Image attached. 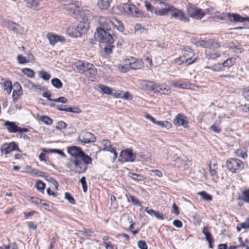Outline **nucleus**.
<instances>
[{
    "mask_svg": "<svg viewBox=\"0 0 249 249\" xmlns=\"http://www.w3.org/2000/svg\"><path fill=\"white\" fill-rule=\"evenodd\" d=\"M202 233L205 236L206 240L207 242L213 240V238L211 232L209 231L208 228L207 227H204L202 231Z\"/></svg>",
    "mask_w": 249,
    "mask_h": 249,
    "instance_id": "obj_32",
    "label": "nucleus"
},
{
    "mask_svg": "<svg viewBox=\"0 0 249 249\" xmlns=\"http://www.w3.org/2000/svg\"><path fill=\"white\" fill-rule=\"evenodd\" d=\"M79 140L83 143H90L94 142L96 140L93 134L87 130H83L79 136Z\"/></svg>",
    "mask_w": 249,
    "mask_h": 249,
    "instance_id": "obj_14",
    "label": "nucleus"
},
{
    "mask_svg": "<svg viewBox=\"0 0 249 249\" xmlns=\"http://www.w3.org/2000/svg\"><path fill=\"white\" fill-rule=\"evenodd\" d=\"M145 211L149 214L152 216H154L159 220L164 219L163 214L160 213L159 211H154L152 209H149L148 207H146L145 208Z\"/></svg>",
    "mask_w": 249,
    "mask_h": 249,
    "instance_id": "obj_24",
    "label": "nucleus"
},
{
    "mask_svg": "<svg viewBox=\"0 0 249 249\" xmlns=\"http://www.w3.org/2000/svg\"><path fill=\"white\" fill-rule=\"evenodd\" d=\"M243 95L246 100L249 102V87L243 89Z\"/></svg>",
    "mask_w": 249,
    "mask_h": 249,
    "instance_id": "obj_60",
    "label": "nucleus"
},
{
    "mask_svg": "<svg viewBox=\"0 0 249 249\" xmlns=\"http://www.w3.org/2000/svg\"><path fill=\"white\" fill-rule=\"evenodd\" d=\"M67 34L71 37H78L81 36V33L77 28L72 27H68L66 30Z\"/></svg>",
    "mask_w": 249,
    "mask_h": 249,
    "instance_id": "obj_25",
    "label": "nucleus"
},
{
    "mask_svg": "<svg viewBox=\"0 0 249 249\" xmlns=\"http://www.w3.org/2000/svg\"><path fill=\"white\" fill-rule=\"evenodd\" d=\"M51 83L53 87L57 89H60L63 86L62 82L59 79L57 78L52 79L51 80Z\"/></svg>",
    "mask_w": 249,
    "mask_h": 249,
    "instance_id": "obj_40",
    "label": "nucleus"
},
{
    "mask_svg": "<svg viewBox=\"0 0 249 249\" xmlns=\"http://www.w3.org/2000/svg\"><path fill=\"white\" fill-rule=\"evenodd\" d=\"M39 120L47 125H51L53 122V120L50 117L47 116H40Z\"/></svg>",
    "mask_w": 249,
    "mask_h": 249,
    "instance_id": "obj_44",
    "label": "nucleus"
},
{
    "mask_svg": "<svg viewBox=\"0 0 249 249\" xmlns=\"http://www.w3.org/2000/svg\"><path fill=\"white\" fill-rule=\"evenodd\" d=\"M68 152L71 156V159H77L87 155L81 148L74 146L68 147Z\"/></svg>",
    "mask_w": 249,
    "mask_h": 249,
    "instance_id": "obj_15",
    "label": "nucleus"
},
{
    "mask_svg": "<svg viewBox=\"0 0 249 249\" xmlns=\"http://www.w3.org/2000/svg\"><path fill=\"white\" fill-rule=\"evenodd\" d=\"M124 62L127 66L124 71H129L130 69H141L143 67V63L142 60L133 57L124 60Z\"/></svg>",
    "mask_w": 249,
    "mask_h": 249,
    "instance_id": "obj_7",
    "label": "nucleus"
},
{
    "mask_svg": "<svg viewBox=\"0 0 249 249\" xmlns=\"http://www.w3.org/2000/svg\"><path fill=\"white\" fill-rule=\"evenodd\" d=\"M75 18L79 21L76 28L81 33V36L82 34L86 33L88 30L89 27V22L87 16L83 12L78 13L76 15Z\"/></svg>",
    "mask_w": 249,
    "mask_h": 249,
    "instance_id": "obj_4",
    "label": "nucleus"
},
{
    "mask_svg": "<svg viewBox=\"0 0 249 249\" xmlns=\"http://www.w3.org/2000/svg\"><path fill=\"white\" fill-rule=\"evenodd\" d=\"M227 17L231 21L234 22H243V17L235 13H228Z\"/></svg>",
    "mask_w": 249,
    "mask_h": 249,
    "instance_id": "obj_23",
    "label": "nucleus"
},
{
    "mask_svg": "<svg viewBox=\"0 0 249 249\" xmlns=\"http://www.w3.org/2000/svg\"><path fill=\"white\" fill-rule=\"evenodd\" d=\"M17 60L20 64H24L29 62V60H27L25 56H23L21 54L18 55Z\"/></svg>",
    "mask_w": 249,
    "mask_h": 249,
    "instance_id": "obj_53",
    "label": "nucleus"
},
{
    "mask_svg": "<svg viewBox=\"0 0 249 249\" xmlns=\"http://www.w3.org/2000/svg\"><path fill=\"white\" fill-rule=\"evenodd\" d=\"M0 150L1 153L5 155L8 154L14 150L20 152L18 145L14 142H12L10 143H3L0 146Z\"/></svg>",
    "mask_w": 249,
    "mask_h": 249,
    "instance_id": "obj_12",
    "label": "nucleus"
},
{
    "mask_svg": "<svg viewBox=\"0 0 249 249\" xmlns=\"http://www.w3.org/2000/svg\"><path fill=\"white\" fill-rule=\"evenodd\" d=\"M209 129L212 131H213L217 133H220L221 131V129L220 127L219 126V124H217L216 123H215L211 125Z\"/></svg>",
    "mask_w": 249,
    "mask_h": 249,
    "instance_id": "obj_48",
    "label": "nucleus"
},
{
    "mask_svg": "<svg viewBox=\"0 0 249 249\" xmlns=\"http://www.w3.org/2000/svg\"><path fill=\"white\" fill-rule=\"evenodd\" d=\"M171 12L172 14H171V18L178 19L179 21L184 23H188L189 22V18L186 16L183 11L176 8L174 6H173Z\"/></svg>",
    "mask_w": 249,
    "mask_h": 249,
    "instance_id": "obj_10",
    "label": "nucleus"
},
{
    "mask_svg": "<svg viewBox=\"0 0 249 249\" xmlns=\"http://www.w3.org/2000/svg\"><path fill=\"white\" fill-rule=\"evenodd\" d=\"M30 200L32 203H35L37 205L41 204L42 201H43L42 199L36 197H31Z\"/></svg>",
    "mask_w": 249,
    "mask_h": 249,
    "instance_id": "obj_62",
    "label": "nucleus"
},
{
    "mask_svg": "<svg viewBox=\"0 0 249 249\" xmlns=\"http://www.w3.org/2000/svg\"><path fill=\"white\" fill-rule=\"evenodd\" d=\"M123 9L125 13L137 18L149 17L147 14L140 10L139 8H137L134 4L124 3L123 5Z\"/></svg>",
    "mask_w": 249,
    "mask_h": 249,
    "instance_id": "obj_5",
    "label": "nucleus"
},
{
    "mask_svg": "<svg viewBox=\"0 0 249 249\" xmlns=\"http://www.w3.org/2000/svg\"><path fill=\"white\" fill-rule=\"evenodd\" d=\"M89 67H92V64L87 61L80 62L77 66L79 72L84 74H85V71H87V69H88Z\"/></svg>",
    "mask_w": 249,
    "mask_h": 249,
    "instance_id": "obj_21",
    "label": "nucleus"
},
{
    "mask_svg": "<svg viewBox=\"0 0 249 249\" xmlns=\"http://www.w3.org/2000/svg\"><path fill=\"white\" fill-rule=\"evenodd\" d=\"M129 176L134 180L143 181L146 179L144 176L134 173H129Z\"/></svg>",
    "mask_w": 249,
    "mask_h": 249,
    "instance_id": "obj_34",
    "label": "nucleus"
},
{
    "mask_svg": "<svg viewBox=\"0 0 249 249\" xmlns=\"http://www.w3.org/2000/svg\"><path fill=\"white\" fill-rule=\"evenodd\" d=\"M21 71L29 78H34L35 77V72L30 68H26L22 69Z\"/></svg>",
    "mask_w": 249,
    "mask_h": 249,
    "instance_id": "obj_39",
    "label": "nucleus"
},
{
    "mask_svg": "<svg viewBox=\"0 0 249 249\" xmlns=\"http://www.w3.org/2000/svg\"><path fill=\"white\" fill-rule=\"evenodd\" d=\"M228 46L229 48L234 49L235 52L238 51L239 53H241L243 50L241 45L237 41L229 42Z\"/></svg>",
    "mask_w": 249,
    "mask_h": 249,
    "instance_id": "obj_28",
    "label": "nucleus"
},
{
    "mask_svg": "<svg viewBox=\"0 0 249 249\" xmlns=\"http://www.w3.org/2000/svg\"><path fill=\"white\" fill-rule=\"evenodd\" d=\"M228 169L232 173H238L244 168L243 163L237 159L231 158L226 161Z\"/></svg>",
    "mask_w": 249,
    "mask_h": 249,
    "instance_id": "obj_6",
    "label": "nucleus"
},
{
    "mask_svg": "<svg viewBox=\"0 0 249 249\" xmlns=\"http://www.w3.org/2000/svg\"><path fill=\"white\" fill-rule=\"evenodd\" d=\"M182 57L185 59V64L187 65L192 64L196 60L194 52L189 47L184 48L182 53Z\"/></svg>",
    "mask_w": 249,
    "mask_h": 249,
    "instance_id": "obj_11",
    "label": "nucleus"
},
{
    "mask_svg": "<svg viewBox=\"0 0 249 249\" xmlns=\"http://www.w3.org/2000/svg\"><path fill=\"white\" fill-rule=\"evenodd\" d=\"M187 11L189 17L197 20L201 19L205 15V12L202 9L191 3L187 5Z\"/></svg>",
    "mask_w": 249,
    "mask_h": 249,
    "instance_id": "obj_8",
    "label": "nucleus"
},
{
    "mask_svg": "<svg viewBox=\"0 0 249 249\" xmlns=\"http://www.w3.org/2000/svg\"><path fill=\"white\" fill-rule=\"evenodd\" d=\"M209 172L212 176H214L216 175L217 171V164L215 163H213L212 164V162L210 161L209 164Z\"/></svg>",
    "mask_w": 249,
    "mask_h": 249,
    "instance_id": "obj_41",
    "label": "nucleus"
},
{
    "mask_svg": "<svg viewBox=\"0 0 249 249\" xmlns=\"http://www.w3.org/2000/svg\"><path fill=\"white\" fill-rule=\"evenodd\" d=\"M99 23L100 26L97 28H105L104 30L112 32L111 29V26H113L114 22L110 20L109 18H101L100 19Z\"/></svg>",
    "mask_w": 249,
    "mask_h": 249,
    "instance_id": "obj_18",
    "label": "nucleus"
},
{
    "mask_svg": "<svg viewBox=\"0 0 249 249\" xmlns=\"http://www.w3.org/2000/svg\"><path fill=\"white\" fill-rule=\"evenodd\" d=\"M101 144L104 148L102 149L103 151H109L113 154V161H114L117 158V153L116 152L115 148H114L109 141L107 140H103L101 142Z\"/></svg>",
    "mask_w": 249,
    "mask_h": 249,
    "instance_id": "obj_16",
    "label": "nucleus"
},
{
    "mask_svg": "<svg viewBox=\"0 0 249 249\" xmlns=\"http://www.w3.org/2000/svg\"><path fill=\"white\" fill-rule=\"evenodd\" d=\"M156 124L162 127H166L167 129H170L172 127V124L170 122L168 121H159L156 123Z\"/></svg>",
    "mask_w": 249,
    "mask_h": 249,
    "instance_id": "obj_42",
    "label": "nucleus"
},
{
    "mask_svg": "<svg viewBox=\"0 0 249 249\" xmlns=\"http://www.w3.org/2000/svg\"><path fill=\"white\" fill-rule=\"evenodd\" d=\"M92 158L86 155L77 159H70L67 164V167L71 172L81 174L87 171L88 166L92 164Z\"/></svg>",
    "mask_w": 249,
    "mask_h": 249,
    "instance_id": "obj_1",
    "label": "nucleus"
},
{
    "mask_svg": "<svg viewBox=\"0 0 249 249\" xmlns=\"http://www.w3.org/2000/svg\"><path fill=\"white\" fill-rule=\"evenodd\" d=\"M7 26L9 29L15 33L18 32L19 29L21 28L18 24L11 21L7 22Z\"/></svg>",
    "mask_w": 249,
    "mask_h": 249,
    "instance_id": "obj_29",
    "label": "nucleus"
},
{
    "mask_svg": "<svg viewBox=\"0 0 249 249\" xmlns=\"http://www.w3.org/2000/svg\"><path fill=\"white\" fill-rule=\"evenodd\" d=\"M106 44L107 45L104 47L105 52L107 54L111 53L112 52V48H114V46L112 45V44Z\"/></svg>",
    "mask_w": 249,
    "mask_h": 249,
    "instance_id": "obj_58",
    "label": "nucleus"
},
{
    "mask_svg": "<svg viewBox=\"0 0 249 249\" xmlns=\"http://www.w3.org/2000/svg\"><path fill=\"white\" fill-rule=\"evenodd\" d=\"M205 69H211L214 71H220L223 70V68L222 66L219 63L214 64L213 66L212 67H205Z\"/></svg>",
    "mask_w": 249,
    "mask_h": 249,
    "instance_id": "obj_46",
    "label": "nucleus"
},
{
    "mask_svg": "<svg viewBox=\"0 0 249 249\" xmlns=\"http://www.w3.org/2000/svg\"><path fill=\"white\" fill-rule=\"evenodd\" d=\"M39 74L40 77L46 81L49 80L51 78V75L44 71H40Z\"/></svg>",
    "mask_w": 249,
    "mask_h": 249,
    "instance_id": "obj_54",
    "label": "nucleus"
},
{
    "mask_svg": "<svg viewBox=\"0 0 249 249\" xmlns=\"http://www.w3.org/2000/svg\"><path fill=\"white\" fill-rule=\"evenodd\" d=\"M127 201L131 202L134 205L137 206H142V203L135 196L130 194L125 195Z\"/></svg>",
    "mask_w": 249,
    "mask_h": 249,
    "instance_id": "obj_27",
    "label": "nucleus"
},
{
    "mask_svg": "<svg viewBox=\"0 0 249 249\" xmlns=\"http://www.w3.org/2000/svg\"><path fill=\"white\" fill-rule=\"evenodd\" d=\"M79 181L82 184L83 191L85 193H86L87 191V190H88V186H87V184L86 177H82Z\"/></svg>",
    "mask_w": 249,
    "mask_h": 249,
    "instance_id": "obj_56",
    "label": "nucleus"
},
{
    "mask_svg": "<svg viewBox=\"0 0 249 249\" xmlns=\"http://www.w3.org/2000/svg\"><path fill=\"white\" fill-rule=\"evenodd\" d=\"M47 38L51 45H54L58 41H65V38L63 36L54 35L51 33L47 34Z\"/></svg>",
    "mask_w": 249,
    "mask_h": 249,
    "instance_id": "obj_19",
    "label": "nucleus"
},
{
    "mask_svg": "<svg viewBox=\"0 0 249 249\" xmlns=\"http://www.w3.org/2000/svg\"><path fill=\"white\" fill-rule=\"evenodd\" d=\"M173 124L176 126H182L184 128L189 127V121L187 117L183 114H177L173 120Z\"/></svg>",
    "mask_w": 249,
    "mask_h": 249,
    "instance_id": "obj_13",
    "label": "nucleus"
},
{
    "mask_svg": "<svg viewBox=\"0 0 249 249\" xmlns=\"http://www.w3.org/2000/svg\"><path fill=\"white\" fill-rule=\"evenodd\" d=\"M4 89L6 91L8 94H10L11 92L12 86L10 81H7L3 83Z\"/></svg>",
    "mask_w": 249,
    "mask_h": 249,
    "instance_id": "obj_47",
    "label": "nucleus"
},
{
    "mask_svg": "<svg viewBox=\"0 0 249 249\" xmlns=\"http://www.w3.org/2000/svg\"><path fill=\"white\" fill-rule=\"evenodd\" d=\"M138 247L140 249H147V246L145 241L140 240L138 242Z\"/></svg>",
    "mask_w": 249,
    "mask_h": 249,
    "instance_id": "obj_63",
    "label": "nucleus"
},
{
    "mask_svg": "<svg viewBox=\"0 0 249 249\" xmlns=\"http://www.w3.org/2000/svg\"><path fill=\"white\" fill-rule=\"evenodd\" d=\"M27 7L34 10H38L40 2L41 0H24Z\"/></svg>",
    "mask_w": 249,
    "mask_h": 249,
    "instance_id": "obj_26",
    "label": "nucleus"
},
{
    "mask_svg": "<svg viewBox=\"0 0 249 249\" xmlns=\"http://www.w3.org/2000/svg\"><path fill=\"white\" fill-rule=\"evenodd\" d=\"M242 199L245 202L249 203V189L242 192Z\"/></svg>",
    "mask_w": 249,
    "mask_h": 249,
    "instance_id": "obj_49",
    "label": "nucleus"
},
{
    "mask_svg": "<svg viewBox=\"0 0 249 249\" xmlns=\"http://www.w3.org/2000/svg\"><path fill=\"white\" fill-rule=\"evenodd\" d=\"M45 187V183L41 180H38L36 183V187L40 191H43Z\"/></svg>",
    "mask_w": 249,
    "mask_h": 249,
    "instance_id": "obj_57",
    "label": "nucleus"
},
{
    "mask_svg": "<svg viewBox=\"0 0 249 249\" xmlns=\"http://www.w3.org/2000/svg\"><path fill=\"white\" fill-rule=\"evenodd\" d=\"M22 89H14L13 91L12 98L13 101L14 103L16 102L18 100L19 97L22 95Z\"/></svg>",
    "mask_w": 249,
    "mask_h": 249,
    "instance_id": "obj_37",
    "label": "nucleus"
},
{
    "mask_svg": "<svg viewBox=\"0 0 249 249\" xmlns=\"http://www.w3.org/2000/svg\"><path fill=\"white\" fill-rule=\"evenodd\" d=\"M113 26L116 27L117 29L121 32H123L124 30V26L123 23L117 19H115V22H114Z\"/></svg>",
    "mask_w": 249,
    "mask_h": 249,
    "instance_id": "obj_52",
    "label": "nucleus"
},
{
    "mask_svg": "<svg viewBox=\"0 0 249 249\" xmlns=\"http://www.w3.org/2000/svg\"><path fill=\"white\" fill-rule=\"evenodd\" d=\"M33 172L35 174L37 175L39 177H49V175L45 172H41L39 171H37L36 170H33Z\"/></svg>",
    "mask_w": 249,
    "mask_h": 249,
    "instance_id": "obj_61",
    "label": "nucleus"
},
{
    "mask_svg": "<svg viewBox=\"0 0 249 249\" xmlns=\"http://www.w3.org/2000/svg\"><path fill=\"white\" fill-rule=\"evenodd\" d=\"M98 89L100 92L103 94H106L107 95L112 94V89L106 86L103 85H99L98 86Z\"/></svg>",
    "mask_w": 249,
    "mask_h": 249,
    "instance_id": "obj_31",
    "label": "nucleus"
},
{
    "mask_svg": "<svg viewBox=\"0 0 249 249\" xmlns=\"http://www.w3.org/2000/svg\"><path fill=\"white\" fill-rule=\"evenodd\" d=\"M197 195L205 201H210L212 200V196L204 191L198 192Z\"/></svg>",
    "mask_w": 249,
    "mask_h": 249,
    "instance_id": "obj_36",
    "label": "nucleus"
},
{
    "mask_svg": "<svg viewBox=\"0 0 249 249\" xmlns=\"http://www.w3.org/2000/svg\"><path fill=\"white\" fill-rule=\"evenodd\" d=\"M134 29L135 32H139L140 34L147 33L148 32L147 29L139 23L135 25Z\"/></svg>",
    "mask_w": 249,
    "mask_h": 249,
    "instance_id": "obj_38",
    "label": "nucleus"
},
{
    "mask_svg": "<svg viewBox=\"0 0 249 249\" xmlns=\"http://www.w3.org/2000/svg\"><path fill=\"white\" fill-rule=\"evenodd\" d=\"M105 28H97L94 34L95 38L101 43L113 44L114 42L112 36L113 32L104 30Z\"/></svg>",
    "mask_w": 249,
    "mask_h": 249,
    "instance_id": "obj_3",
    "label": "nucleus"
},
{
    "mask_svg": "<svg viewBox=\"0 0 249 249\" xmlns=\"http://www.w3.org/2000/svg\"><path fill=\"white\" fill-rule=\"evenodd\" d=\"M112 0H97V6L100 10H107Z\"/></svg>",
    "mask_w": 249,
    "mask_h": 249,
    "instance_id": "obj_20",
    "label": "nucleus"
},
{
    "mask_svg": "<svg viewBox=\"0 0 249 249\" xmlns=\"http://www.w3.org/2000/svg\"><path fill=\"white\" fill-rule=\"evenodd\" d=\"M66 112H70L78 114L81 112V110L78 107H73L67 108L66 109Z\"/></svg>",
    "mask_w": 249,
    "mask_h": 249,
    "instance_id": "obj_55",
    "label": "nucleus"
},
{
    "mask_svg": "<svg viewBox=\"0 0 249 249\" xmlns=\"http://www.w3.org/2000/svg\"><path fill=\"white\" fill-rule=\"evenodd\" d=\"M65 198L67 199L71 204H75L76 202L71 194L68 192L65 193Z\"/></svg>",
    "mask_w": 249,
    "mask_h": 249,
    "instance_id": "obj_51",
    "label": "nucleus"
},
{
    "mask_svg": "<svg viewBox=\"0 0 249 249\" xmlns=\"http://www.w3.org/2000/svg\"><path fill=\"white\" fill-rule=\"evenodd\" d=\"M42 150L45 152H50V153H57L61 156L62 157H66V155L63 152L62 150L58 149H46L45 148H42Z\"/></svg>",
    "mask_w": 249,
    "mask_h": 249,
    "instance_id": "obj_33",
    "label": "nucleus"
},
{
    "mask_svg": "<svg viewBox=\"0 0 249 249\" xmlns=\"http://www.w3.org/2000/svg\"><path fill=\"white\" fill-rule=\"evenodd\" d=\"M209 47L208 48L217 49L220 47V43L213 39H209Z\"/></svg>",
    "mask_w": 249,
    "mask_h": 249,
    "instance_id": "obj_43",
    "label": "nucleus"
},
{
    "mask_svg": "<svg viewBox=\"0 0 249 249\" xmlns=\"http://www.w3.org/2000/svg\"><path fill=\"white\" fill-rule=\"evenodd\" d=\"M235 63V59L233 57L228 58L227 60L224 61L222 65L223 67L230 68L233 66Z\"/></svg>",
    "mask_w": 249,
    "mask_h": 249,
    "instance_id": "obj_35",
    "label": "nucleus"
},
{
    "mask_svg": "<svg viewBox=\"0 0 249 249\" xmlns=\"http://www.w3.org/2000/svg\"><path fill=\"white\" fill-rule=\"evenodd\" d=\"M119 161L122 162H133L135 160L136 156L133 153L132 150L130 148H127L122 150L120 154Z\"/></svg>",
    "mask_w": 249,
    "mask_h": 249,
    "instance_id": "obj_9",
    "label": "nucleus"
},
{
    "mask_svg": "<svg viewBox=\"0 0 249 249\" xmlns=\"http://www.w3.org/2000/svg\"><path fill=\"white\" fill-rule=\"evenodd\" d=\"M4 125L7 127L8 131L10 133H16L18 132V126L15 122L6 121Z\"/></svg>",
    "mask_w": 249,
    "mask_h": 249,
    "instance_id": "obj_22",
    "label": "nucleus"
},
{
    "mask_svg": "<svg viewBox=\"0 0 249 249\" xmlns=\"http://www.w3.org/2000/svg\"><path fill=\"white\" fill-rule=\"evenodd\" d=\"M209 40H198L196 42V45L203 48H208Z\"/></svg>",
    "mask_w": 249,
    "mask_h": 249,
    "instance_id": "obj_50",
    "label": "nucleus"
},
{
    "mask_svg": "<svg viewBox=\"0 0 249 249\" xmlns=\"http://www.w3.org/2000/svg\"><path fill=\"white\" fill-rule=\"evenodd\" d=\"M220 56V53L219 52H215L213 53H206V58L208 60L214 59Z\"/></svg>",
    "mask_w": 249,
    "mask_h": 249,
    "instance_id": "obj_45",
    "label": "nucleus"
},
{
    "mask_svg": "<svg viewBox=\"0 0 249 249\" xmlns=\"http://www.w3.org/2000/svg\"><path fill=\"white\" fill-rule=\"evenodd\" d=\"M165 6V8L160 9L159 7L155 8L154 13L158 16H163L167 15L169 12H171L173 5L169 4L167 2H163Z\"/></svg>",
    "mask_w": 249,
    "mask_h": 249,
    "instance_id": "obj_17",
    "label": "nucleus"
},
{
    "mask_svg": "<svg viewBox=\"0 0 249 249\" xmlns=\"http://www.w3.org/2000/svg\"><path fill=\"white\" fill-rule=\"evenodd\" d=\"M97 74V70L94 66L92 65V67H89L87 71H85V75L88 77H93Z\"/></svg>",
    "mask_w": 249,
    "mask_h": 249,
    "instance_id": "obj_30",
    "label": "nucleus"
},
{
    "mask_svg": "<svg viewBox=\"0 0 249 249\" xmlns=\"http://www.w3.org/2000/svg\"><path fill=\"white\" fill-rule=\"evenodd\" d=\"M143 85L145 87L146 89L153 91L155 93L168 94L171 92V89L166 84L157 85L152 81H145L143 82Z\"/></svg>",
    "mask_w": 249,
    "mask_h": 249,
    "instance_id": "obj_2",
    "label": "nucleus"
},
{
    "mask_svg": "<svg viewBox=\"0 0 249 249\" xmlns=\"http://www.w3.org/2000/svg\"><path fill=\"white\" fill-rule=\"evenodd\" d=\"M67 126V124L63 122L60 121L58 123L57 125L55 127V128L57 130H61L63 128H65Z\"/></svg>",
    "mask_w": 249,
    "mask_h": 249,
    "instance_id": "obj_64",
    "label": "nucleus"
},
{
    "mask_svg": "<svg viewBox=\"0 0 249 249\" xmlns=\"http://www.w3.org/2000/svg\"><path fill=\"white\" fill-rule=\"evenodd\" d=\"M144 5L146 7V10L147 11H150L151 12H153L154 11V8L153 5L148 1H145Z\"/></svg>",
    "mask_w": 249,
    "mask_h": 249,
    "instance_id": "obj_59",
    "label": "nucleus"
}]
</instances>
